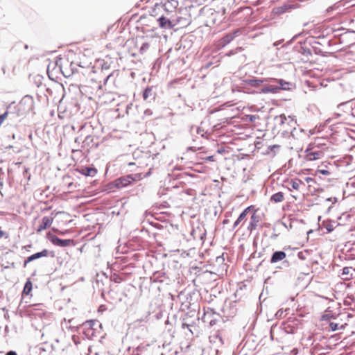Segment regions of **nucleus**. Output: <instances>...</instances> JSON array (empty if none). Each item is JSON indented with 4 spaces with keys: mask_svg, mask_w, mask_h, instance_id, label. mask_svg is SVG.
Instances as JSON below:
<instances>
[{
    "mask_svg": "<svg viewBox=\"0 0 355 355\" xmlns=\"http://www.w3.org/2000/svg\"><path fill=\"white\" fill-rule=\"evenodd\" d=\"M284 193L281 191H279L277 193L272 194L270 197V200L272 202L277 203V202H282L284 200Z\"/></svg>",
    "mask_w": 355,
    "mask_h": 355,
    "instance_id": "cd10ccee",
    "label": "nucleus"
},
{
    "mask_svg": "<svg viewBox=\"0 0 355 355\" xmlns=\"http://www.w3.org/2000/svg\"><path fill=\"white\" fill-rule=\"evenodd\" d=\"M346 325V324H341L340 327V329H345V326Z\"/></svg>",
    "mask_w": 355,
    "mask_h": 355,
    "instance_id": "680f3d73",
    "label": "nucleus"
},
{
    "mask_svg": "<svg viewBox=\"0 0 355 355\" xmlns=\"http://www.w3.org/2000/svg\"><path fill=\"white\" fill-rule=\"evenodd\" d=\"M312 49L313 51H314V53L317 55H321L322 56H324V53H323V51L318 46H312Z\"/></svg>",
    "mask_w": 355,
    "mask_h": 355,
    "instance_id": "4c0bfd02",
    "label": "nucleus"
},
{
    "mask_svg": "<svg viewBox=\"0 0 355 355\" xmlns=\"http://www.w3.org/2000/svg\"><path fill=\"white\" fill-rule=\"evenodd\" d=\"M277 236H278L277 234H273V235H272V236H271V238H272V239H275L277 237Z\"/></svg>",
    "mask_w": 355,
    "mask_h": 355,
    "instance_id": "13d9d810",
    "label": "nucleus"
},
{
    "mask_svg": "<svg viewBox=\"0 0 355 355\" xmlns=\"http://www.w3.org/2000/svg\"><path fill=\"white\" fill-rule=\"evenodd\" d=\"M279 117L281 119V123L283 125V128H284V130L282 131V135L284 136H286V135H288V134H290L293 138H297L299 132L300 133L304 132V130L301 129V128L297 129L296 128H293L291 130L287 129L286 125H288V123H286V121H287L286 116L284 114H282V115H280Z\"/></svg>",
    "mask_w": 355,
    "mask_h": 355,
    "instance_id": "423d86ee",
    "label": "nucleus"
},
{
    "mask_svg": "<svg viewBox=\"0 0 355 355\" xmlns=\"http://www.w3.org/2000/svg\"><path fill=\"white\" fill-rule=\"evenodd\" d=\"M323 319L324 320H329L331 318H333L334 316L331 313H327V314H324L323 316H322Z\"/></svg>",
    "mask_w": 355,
    "mask_h": 355,
    "instance_id": "37998d69",
    "label": "nucleus"
},
{
    "mask_svg": "<svg viewBox=\"0 0 355 355\" xmlns=\"http://www.w3.org/2000/svg\"><path fill=\"white\" fill-rule=\"evenodd\" d=\"M49 252L48 250L46 249H44L43 250H42L41 252H36L35 254H33L32 255L28 257L24 262V264H23V266L25 268L26 267L27 264L31 261H33L34 260H36L37 259H40V258H42V257H48L49 256Z\"/></svg>",
    "mask_w": 355,
    "mask_h": 355,
    "instance_id": "ddd939ff",
    "label": "nucleus"
},
{
    "mask_svg": "<svg viewBox=\"0 0 355 355\" xmlns=\"http://www.w3.org/2000/svg\"><path fill=\"white\" fill-rule=\"evenodd\" d=\"M281 43H282V41H281V40L277 41V42H275L273 44V46H277L279 45Z\"/></svg>",
    "mask_w": 355,
    "mask_h": 355,
    "instance_id": "5fc2aeb1",
    "label": "nucleus"
},
{
    "mask_svg": "<svg viewBox=\"0 0 355 355\" xmlns=\"http://www.w3.org/2000/svg\"><path fill=\"white\" fill-rule=\"evenodd\" d=\"M189 324H186V323H182V328H184L185 327H188Z\"/></svg>",
    "mask_w": 355,
    "mask_h": 355,
    "instance_id": "0e129e2a",
    "label": "nucleus"
},
{
    "mask_svg": "<svg viewBox=\"0 0 355 355\" xmlns=\"http://www.w3.org/2000/svg\"><path fill=\"white\" fill-rule=\"evenodd\" d=\"M46 313V311L42 309L33 308L31 311V315L34 316L35 318H42L44 316H45Z\"/></svg>",
    "mask_w": 355,
    "mask_h": 355,
    "instance_id": "bb28decb",
    "label": "nucleus"
},
{
    "mask_svg": "<svg viewBox=\"0 0 355 355\" xmlns=\"http://www.w3.org/2000/svg\"><path fill=\"white\" fill-rule=\"evenodd\" d=\"M57 232H58V234H61V235H64V233L61 232V231H59V230H57Z\"/></svg>",
    "mask_w": 355,
    "mask_h": 355,
    "instance_id": "69168bd1",
    "label": "nucleus"
},
{
    "mask_svg": "<svg viewBox=\"0 0 355 355\" xmlns=\"http://www.w3.org/2000/svg\"><path fill=\"white\" fill-rule=\"evenodd\" d=\"M98 324V321L91 320H87V321H86V322L83 324V325H84L85 327H88L90 329V330H91V331H93V330H94V326H95L96 324Z\"/></svg>",
    "mask_w": 355,
    "mask_h": 355,
    "instance_id": "2f4dec72",
    "label": "nucleus"
},
{
    "mask_svg": "<svg viewBox=\"0 0 355 355\" xmlns=\"http://www.w3.org/2000/svg\"><path fill=\"white\" fill-rule=\"evenodd\" d=\"M286 257V254L284 251L278 250L275 251L270 257V263L272 264L276 263L279 261H282V264L285 267L289 266V262L287 260H285Z\"/></svg>",
    "mask_w": 355,
    "mask_h": 355,
    "instance_id": "6e6552de",
    "label": "nucleus"
},
{
    "mask_svg": "<svg viewBox=\"0 0 355 355\" xmlns=\"http://www.w3.org/2000/svg\"><path fill=\"white\" fill-rule=\"evenodd\" d=\"M140 176L141 175L138 173L121 176L110 183V189H113L114 187L119 189L125 188L130 185L132 182L139 180Z\"/></svg>",
    "mask_w": 355,
    "mask_h": 355,
    "instance_id": "7ed1b4c3",
    "label": "nucleus"
},
{
    "mask_svg": "<svg viewBox=\"0 0 355 355\" xmlns=\"http://www.w3.org/2000/svg\"><path fill=\"white\" fill-rule=\"evenodd\" d=\"M284 311H283L282 309H279L276 313L275 316L277 318H281L284 317Z\"/></svg>",
    "mask_w": 355,
    "mask_h": 355,
    "instance_id": "ea45409f",
    "label": "nucleus"
},
{
    "mask_svg": "<svg viewBox=\"0 0 355 355\" xmlns=\"http://www.w3.org/2000/svg\"><path fill=\"white\" fill-rule=\"evenodd\" d=\"M6 355H17V354L16 353V352L10 350V351L8 352L6 354Z\"/></svg>",
    "mask_w": 355,
    "mask_h": 355,
    "instance_id": "3c124183",
    "label": "nucleus"
},
{
    "mask_svg": "<svg viewBox=\"0 0 355 355\" xmlns=\"http://www.w3.org/2000/svg\"><path fill=\"white\" fill-rule=\"evenodd\" d=\"M336 223L335 221L327 220H324L321 225L324 227L327 230V233H330L334 230V224Z\"/></svg>",
    "mask_w": 355,
    "mask_h": 355,
    "instance_id": "a878e982",
    "label": "nucleus"
},
{
    "mask_svg": "<svg viewBox=\"0 0 355 355\" xmlns=\"http://www.w3.org/2000/svg\"><path fill=\"white\" fill-rule=\"evenodd\" d=\"M157 96V87L155 86H148L142 94L144 100L151 103L155 100Z\"/></svg>",
    "mask_w": 355,
    "mask_h": 355,
    "instance_id": "9d476101",
    "label": "nucleus"
},
{
    "mask_svg": "<svg viewBox=\"0 0 355 355\" xmlns=\"http://www.w3.org/2000/svg\"><path fill=\"white\" fill-rule=\"evenodd\" d=\"M216 322V320H211L210 322H209V324L210 326H214Z\"/></svg>",
    "mask_w": 355,
    "mask_h": 355,
    "instance_id": "864d4df0",
    "label": "nucleus"
},
{
    "mask_svg": "<svg viewBox=\"0 0 355 355\" xmlns=\"http://www.w3.org/2000/svg\"><path fill=\"white\" fill-rule=\"evenodd\" d=\"M243 49L242 47H237L235 49H232V50H230L228 52H227L225 53V55L227 57H230L232 55H234L238 53L243 51Z\"/></svg>",
    "mask_w": 355,
    "mask_h": 355,
    "instance_id": "473e14b6",
    "label": "nucleus"
},
{
    "mask_svg": "<svg viewBox=\"0 0 355 355\" xmlns=\"http://www.w3.org/2000/svg\"><path fill=\"white\" fill-rule=\"evenodd\" d=\"M159 15L157 21L160 28L168 29L172 28L175 25L174 23L175 19L168 18L164 14H160Z\"/></svg>",
    "mask_w": 355,
    "mask_h": 355,
    "instance_id": "1a4fd4ad",
    "label": "nucleus"
},
{
    "mask_svg": "<svg viewBox=\"0 0 355 355\" xmlns=\"http://www.w3.org/2000/svg\"><path fill=\"white\" fill-rule=\"evenodd\" d=\"M305 181L307 182V183H309L311 182H313L314 181V179L312 178H310V177H307L305 178Z\"/></svg>",
    "mask_w": 355,
    "mask_h": 355,
    "instance_id": "603ef678",
    "label": "nucleus"
},
{
    "mask_svg": "<svg viewBox=\"0 0 355 355\" xmlns=\"http://www.w3.org/2000/svg\"><path fill=\"white\" fill-rule=\"evenodd\" d=\"M240 87L250 94H277L280 90H291L293 84L283 79L250 76L241 78Z\"/></svg>",
    "mask_w": 355,
    "mask_h": 355,
    "instance_id": "f257e3e1",
    "label": "nucleus"
},
{
    "mask_svg": "<svg viewBox=\"0 0 355 355\" xmlns=\"http://www.w3.org/2000/svg\"><path fill=\"white\" fill-rule=\"evenodd\" d=\"M8 114V111L5 112H4V113H3L2 114H0V119H1L2 121H4V119L7 117Z\"/></svg>",
    "mask_w": 355,
    "mask_h": 355,
    "instance_id": "c03bdc74",
    "label": "nucleus"
},
{
    "mask_svg": "<svg viewBox=\"0 0 355 355\" xmlns=\"http://www.w3.org/2000/svg\"><path fill=\"white\" fill-rule=\"evenodd\" d=\"M184 175H187V173H184ZM183 175H184V174L180 173V174H179V175H177V178H180V177H182V176H183Z\"/></svg>",
    "mask_w": 355,
    "mask_h": 355,
    "instance_id": "bf43d9fd",
    "label": "nucleus"
},
{
    "mask_svg": "<svg viewBox=\"0 0 355 355\" xmlns=\"http://www.w3.org/2000/svg\"><path fill=\"white\" fill-rule=\"evenodd\" d=\"M248 117L251 122H253L256 119L254 115H248Z\"/></svg>",
    "mask_w": 355,
    "mask_h": 355,
    "instance_id": "8fccbe9b",
    "label": "nucleus"
},
{
    "mask_svg": "<svg viewBox=\"0 0 355 355\" xmlns=\"http://www.w3.org/2000/svg\"><path fill=\"white\" fill-rule=\"evenodd\" d=\"M240 33L239 29H236L233 31L232 32L227 33L224 37L221 38L220 40V44L222 46H225V45L230 43Z\"/></svg>",
    "mask_w": 355,
    "mask_h": 355,
    "instance_id": "dca6fc26",
    "label": "nucleus"
},
{
    "mask_svg": "<svg viewBox=\"0 0 355 355\" xmlns=\"http://www.w3.org/2000/svg\"><path fill=\"white\" fill-rule=\"evenodd\" d=\"M214 157L213 156H209L207 157V159L208 160H213Z\"/></svg>",
    "mask_w": 355,
    "mask_h": 355,
    "instance_id": "052dcab7",
    "label": "nucleus"
},
{
    "mask_svg": "<svg viewBox=\"0 0 355 355\" xmlns=\"http://www.w3.org/2000/svg\"><path fill=\"white\" fill-rule=\"evenodd\" d=\"M291 8L290 5H284L282 6H279L275 8V12L276 14L280 15L286 12L288 9Z\"/></svg>",
    "mask_w": 355,
    "mask_h": 355,
    "instance_id": "c85d7f7f",
    "label": "nucleus"
},
{
    "mask_svg": "<svg viewBox=\"0 0 355 355\" xmlns=\"http://www.w3.org/2000/svg\"><path fill=\"white\" fill-rule=\"evenodd\" d=\"M279 148H280V146H279V145H272V146H269L268 148V149L270 151L273 153V155H275L279 150Z\"/></svg>",
    "mask_w": 355,
    "mask_h": 355,
    "instance_id": "c9c22d12",
    "label": "nucleus"
},
{
    "mask_svg": "<svg viewBox=\"0 0 355 355\" xmlns=\"http://www.w3.org/2000/svg\"><path fill=\"white\" fill-rule=\"evenodd\" d=\"M259 222V216L254 212L251 216L250 222L248 225V230L250 232L254 230L257 226Z\"/></svg>",
    "mask_w": 355,
    "mask_h": 355,
    "instance_id": "5701e85b",
    "label": "nucleus"
},
{
    "mask_svg": "<svg viewBox=\"0 0 355 355\" xmlns=\"http://www.w3.org/2000/svg\"><path fill=\"white\" fill-rule=\"evenodd\" d=\"M56 64L59 67L62 75L66 78L71 76L74 73L78 71L77 67L78 64L73 62H69L68 60H66L64 63L61 62L60 64H59L57 60Z\"/></svg>",
    "mask_w": 355,
    "mask_h": 355,
    "instance_id": "39448f33",
    "label": "nucleus"
},
{
    "mask_svg": "<svg viewBox=\"0 0 355 355\" xmlns=\"http://www.w3.org/2000/svg\"><path fill=\"white\" fill-rule=\"evenodd\" d=\"M24 48L25 49H28V44H25V45L24 46Z\"/></svg>",
    "mask_w": 355,
    "mask_h": 355,
    "instance_id": "774afa93",
    "label": "nucleus"
},
{
    "mask_svg": "<svg viewBox=\"0 0 355 355\" xmlns=\"http://www.w3.org/2000/svg\"><path fill=\"white\" fill-rule=\"evenodd\" d=\"M113 76V73H110L109 75H107L105 79H104V85H106L108 82V80Z\"/></svg>",
    "mask_w": 355,
    "mask_h": 355,
    "instance_id": "79ce46f5",
    "label": "nucleus"
},
{
    "mask_svg": "<svg viewBox=\"0 0 355 355\" xmlns=\"http://www.w3.org/2000/svg\"><path fill=\"white\" fill-rule=\"evenodd\" d=\"M209 340L211 343L216 344L217 346L223 345L224 343L223 339L219 333H215L210 336Z\"/></svg>",
    "mask_w": 355,
    "mask_h": 355,
    "instance_id": "4be33fe9",
    "label": "nucleus"
},
{
    "mask_svg": "<svg viewBox=\"0 0 355 355\" xmlns=\"http://www.w3.org/2000/svg\"><path fill=\"white\" fill-rule=\"evenodd\" d=\"M354 272V269L352 267H344L342 269V276H343L344 279H349L353 277V272Z\"/></svg>",
    "mask_w": 355,
    "mask_h": 355,
    "instance_id": "b1692460",
    "label": "nucleus"
},
{
    "mask_svg": "<svg viewBox=\"0 0 355 355\" xmlns=\"http://www.w3.org/2000/svg\"><path fill=\"white\" fill-rule=\"evenodd\" d=\"M327 201H329V202H332L333 203H336L337 201H338V199L337 198H327Z\"/></svg>",
    "mask_w": 355,
    "mask_h": 355,
    "instance_id": "de8ad7c7",
    "label": "nucleus"
},
{
    "mask_svg": "<svg viewBox=\"0 0 355 355\" xmlns=\"http://www.w3.org/2000/svg\"><path fill=\"white\" fill-rule=\"evenodd\" d=\"M178 6V0H157L150 12L153 16H158L160 14L168 16L175 12Z\"/></svg>",
    "mask_w": 355,
    "mask_h": 355,
    "instance_id": "f03ea898",
    "label": "nucleus"
},
{
    "mask_svg": "<svg viewBox=\"0 0 355 355\" xmlns=\"http://www.w3.org/2000/svg\"><path fill=\"white\" fill-rule=\"evenodd\" d=\"M300 184H302V182L299 179H296L291 182V187L293 189L298 190Z\"/></svg>",
    "mask_w": 355,
    "mask_h": 355,
    "instance_id": "f704fd0d",
    "label": "nucleus"
},
{
    "mask_svg": "<svg viewBox=\"0 0 355 355\" xmlns=\"http://www.w3.org/2000/svg\"><path fill=\"white\" fill-rule=\"evenodd\" d=\"M150 280L153 282H159L166 285L169 284L171 282L166 273L162 271H156L153 272V275L150 277Z\"/></svg>",
    "mask_w": 355,
    "mask_h": 355,
    "instance_id": "9b49d317",
    "label": "nucleus"
},
{
    "mask_svg": "<svg viewBox=\"0 0 355 355\" xmlns=\"http://www.w3.org/2000/svg\"><path fill=\"white\" fill-rule=\"evenodd\" d=\"M346 2H349V0L338 1L334 5L328 7L326 10V13L329 15L334 11L337 12L338 13H340L342 11V7L345 6Z\"/></svg>",
    "mask_w": 355,
    "mask_h": 355,
    "instance_id": "f3484780",
    "label": "nucleus"
},
{
    "mask_svg": "<svg viewBox=\"0 0 355 355\" xmlns=\"http://www.w3.org/2000/svg\"><path fill=\"white\" fill-rule=\"evenodd\" d=\"M80 141H81V139L79 137H77L75 139V142L76 143H78L79 144L80 142Z\"/></svg>",
    "mask_w": 355,
    "mask_h": 355,
    "instance_id": "4d7b16f0",
    "label": "nucleus"
},
{
    "mask_svg": "<svg viewBox=\"0 0 355 355\" xmlns=\"http://www.w3.org/2000/svg\"><path fill=\"white\" fill-rule=\"evenodd\" d=\"M349 115H350L353 118H355V104H354L350 114H349Z\"/></svg>",
    "mask_w": 355,
    "mask_h": 355,
    "instance_id": "09e8293b",
    "label": "nucleus"
},
{
    "mask_svg": "<svg viewBox=\"0 0 355 355\" xmlns=\"http://www.w3.org/2000/svg\"><path fill=\"white\" fill-rule=\"evenodd\" d=\"M24 101H31V103H33V99L32 98V96H29V95H26L23 98Z\"/></svg>",
    "mask_w": 355,
    "mask_h": 355,
    "instance_id": "a18cd8bd",
    "label": "nucleus"
},
{
    "mask_svg": "<svg viewBox=\"0 0 355 355\" xmlns=\"http://www.w3.org/2000/svg\"><path fill=\"white\" fill-rule=\"evenodd\" d=\"M345 252H343L344 259L346 260H355V242L345 245Z\"/></svg>",
    "mask_w": 355,
    "mask_h": 355,
    "instance_id": "4468645a",
    "label": "nucleus"
},
{
    "mask_svg": "<svg viewBox=\"0 0 355 355\" xmlns=\"http://www.w3.org/2000/svg\"><path fill=\"white\" fill-rule=\"evenodd\" d=\"M32 282L29 279H28L24 286L23 293L25 295H28L30 292L32 291Z\"/></svg>",
    "mask_w": 355,
    "mask_h": 355,
    "instance_id": "c756f323",
    "label": "nucleus"
},
{
    "mask_svg": "<svg viewBox=\"0 0 355 355\" xmlns=\"http://www.w3.org/2000/svg\"><path fill=\"white\" fill-rule=\"evenodd\" d=\"M225 261V259L223 257V255L222 256H218L216 259V262L220 264V263H223Z\"/></svg>",
    "mask_w": 355,
    "mask_h": 355,
    "instance_id": "a19ab883",
    "label": "nucleus"
},
{
    "mask_svg": "<svg viewBox=\"0 0 355 355\" xmlns=\"http://www.w3.org/2000/svg\"><path fill=\"white\" fill-rule=\"evenodd\" d=\"M80 173L85 176L94 177L97 174V169L95 167L83 166L79 170Z\"/></svg>",
    "mask_w": 355,
    "mask_h": 355,
    "instance_id": "6ab92c4d",
    "label": "nucleus"
},
{
    "mask_svg": "<svg viewBox=\"0 0 355 355\" xmlns=\"http://www.w3.org/2000/svg\"><path fill=\"white\" fill-rule=\"evenodd\" d=\"M83 147H89L91 148H97L98 146V137L91 135L87 136L83 141H82Z\"/></svg>",
    "mask_w": 355,
    "mask_h": 355,
    "instance_id": "2eb2a0df",
    "label": "nucleus"
},
{
    "mask_svg": "<svg viewBox=\"0 0 355 355\" xmlns=\"http://www.w3.org/2000/svg\"><path fill=\"white\" fill-rule=\"evenodd\" d=\"M329 327L332 331H334L339 329L338 324L336 322H329Z\"/></svg>",
    "mask_w": 355,
    "mask_h": 355,
    "instance_id": "e433bc0d",
    "label": "nucleus"
},
{
    "mask_svg": "<svg viewBox=\"0 0 355 355\" xmlns=\"http://www.w3.org/2000/svg\"><path fill=\"white\" fill-rule=\"evenodd\" d=\"M150 43L149 42H144L140 49H139V53L141 54H144L150 48Z\"/></svg>",
    "mask_w": 355,
    "mask_h": 355,
    "instance_id": "72a5a7b5",
    "label": "nucleus"
},
{
    "mask_svg": "<svg viewBox=\"0 0 355 355\" xmlns=\"http://www.w3.org/2000/svg\"><path fill=\"white\" fill-rule=\"evenodd\" d=\"M187 150H188L195 151L196 150V148L195 147H188Z\"/></svg>",
    "mask_w": 355,
    "mask_h": 355,
    "instance_id": "6e6d98bb",
    "label": "nucleus"
},
{
    "mask_svg": "<svg viewBox=\"0 0 355 355\" xmlns=\"http://www.w3.org/2000/svg\"><path fill=\"white\" fill-rule=\"evenodd\" d=\"M355 104V101L353 100L347 101L345 102L341 103L338 105V108L339 110H344L346 113L351 112L354 105Z\"/></svg>",
    "mask_w": 355,
    "mask_h": 355,
    "instance_id": "aec40b11",
    "label": "nucleus"
},
{
    "mask_svg": "<svg viewBox=\"0 0 355 355\" xmlns=\"http://www.w3.org/2000/svg\"><path fill=\"white\" fill-rule=\"evenodd\" d=\"M228 221L229 220L227 219H225L223 223V224H226L228 223Z\"/></svg>",
    "mask_w": 355,
    "mask_h": 355,
    "instance_id": "338daca9",
    "label": "nucleus"
},
{
    "mask_svg": "<svg viewBox=\"0 0 355 355\" xmlns=\"http://www.w3.org/2000/svg\"><path fill=\"white\" fill-rule=\"evenodd\" d=\"M312 147L311 145H309L307 148L305 150L306 153V159L309 161H313L316 159H319L322 157L323 155V153L322 151L318 150V151H311Z\"/></svg>",
    "mask_w": 355,
    "mask_h": 355,
    "instance_id": "f8f14e48",
    "label": "nucleus"
},
{
    "mask_svg": "<svg viewBox=\"0 0 355 355\" xmlns=\"http://www.w3.org/2000/svg\"><path fill=\"white\" fill-rule=\"evenodd\" d=\"M252 207V206H250V207L245 208L240 214V215L239 216V217L236 219V220L234 223L233 229H235L242 221H243L245 219L246 216H247L248 211L251 209Z\"/></svg>",
    "mask_w": 355,
    "mask_h": 355,
    "instance_id": "412c9836",
    "label": "nucleus"
},
{
    "mask_svg": "<svg viewBox=\"0 0 355 355\" xmlns=\"http://www.w3.org/2000/svg\"><path fill=\"white\" fill-rule=\"evenodd\" d=\"M175 24H180L182 26H185L190 23V20L189 19L182 18V17H178L175 19Z\"/></svg>",
    "mask_w": 355,
    "mask_h": 355,
    "instance_id": "7c9ffc66",
    "label": "nucleus"
},
{
    "mask_svg": "<svg viewBox=\"0 0 355 355\" xmlns=\"http://www.w3.org/2000/svg\"><path fill=\"white\" fill-rule=\"evenodd\" d=\"M154 226H155V227H157V228H159V226H161V225H160V224H158V223H155V224L154 225Z\"/></svg>",
    "mask_w": 355,
    "mask_h": 355,
    "instance_id": "e2e57ef3",
    "label": "nucleus"
},
{
    "mask_svg": "<svg viewBox=\"0 0 355 355\" xmlns=\"http://www.w3.org/2000/svg\"><path fill=\"white\" fill-rule=\"evenodd\" d=\"M295 51L297 52L302 55L301 60L304 62L311 61L313 56L312 49L307 46L306 42H300L294 46Z\"/></svg>",
    "mask_w": 355,
    "mask_h": 355,
    "instance_id": "20e7f679",
    "label": "nucleus"
},
{
    "mask_svg": "<svg viewBox=\"0 0 355 355\" xmlns=\"http://www.w3.org/2000/svg\"><path fill=\"white\" fill-rule=\"evenodd\" d=\"M282 329H283L287 334H294L296 332V327L294 326L283 322L281 325Z\"/></svg>",
    "mask_w": 355,
    "mask_h": 355,
    "instance_id": "393cba45",
    "label": "nucleus"
},
{
    "mask_svg": "<svg viewBox=\"0 0 355 355\" xmlns=\"http://www.w3.org/2000/svg\"><path fill=\"white\" fill-rule=\"evenodd\" d=\"M53 220V218L49 216H44L42 219V222L40 225L38 226L37 229V232H40L44 230H46L48 227L51 226Z\"/></svg>",
    "mask_w": 355,
    "mask_h": 355,
    "instance_id": "a211bd4d",
    "label": "nucleus"
},
{
    "mask_svg": "<svg viewBox=\"0 0 355 355\" xmlns=\"http://www.w3.org/2000/svg\"><path fill=\"white\" fill-rule=\"evenodd\" d=\"M316 173H320V174H322V175H328L330 174V172L327 170H325V169H318L316 171Z\"/></svg>",
    "mask_w": 355,
    "mask_h": 355,
    "instance_id": "58836bf2",
    "label": "nucleus"
},
{
    "mask_svg": "<svg viewBox=\"0 0 355 355\" xmlns=\"http://www.w3.org/2000/svg\"><path fill=\"white\" fill-rule=\"evenodd\" d=\"M196 132H197L198 134L201 135L202 137H204V135L202 134V132H204V130L202 129L201 128L198 127L197 130H196Z\"/></svg>",
    "mask_w": 355,
    "mask_h": 355,
    "instance_id": "49530a36",
    "label": "nucleus"
},
{
    "mask_svg": "<svg viewBox=\"0 0 355 355\" xmlns=\"http://www.w3.org/2000/svg\"><path fill=\"white\" fill-rule=\"evenodd\" d=\"M46 237L52 244L59 247H67L74 243L73 239H62L51 232L47 233Z\"/></svg>",
    "mask_w": 355,
    "mask_h": 355,
    "instance_id": "0eeeda50",
    "label": "nucleus"
}]
</instances>
